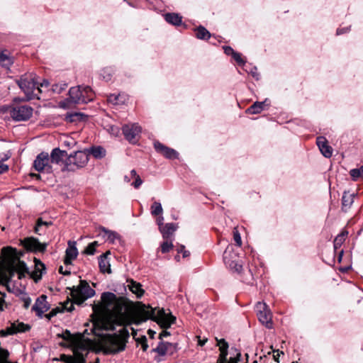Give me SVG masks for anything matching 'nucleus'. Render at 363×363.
<instances>
[{"instance_id": "b1692460", "label": "nucleus", "mask_w": 363, "mask_h": 363, "mask_svg": "<svg viewBox=\"0 0 363 363\" xmlns=\"http://www.w3.org/2000/svg\"><path fill=\"white\" fill-rule=\"evenodd\" d=\"M107 254L108 253L103 254L99 258V269H100V271L103 273H106V272L111 273V265H110L108 260L107 259Z\"/></svg>"}, {"instance_id": "0eeeda50", "label": "nucleus", "mask_w": 363, "mask_h": 363, "mask_svg": "<svg viewBox=\"0 0 363 363\" xmlns=\"http://www.w3.org/2000/svg\"><path fill=\"white\" fill-rule=\"evenodd\" d=\"M216 340L217 341V345L219 347V350L220 352L219 357L217 360V363H240L242 362V356L240 352L234 347L230 349V354L232 356L228 361L227 357L228 354V343L224 339L218 340V338H216Z\"/></svg>"}, {"instance_id": "72a5a7b5", "label": "nucleus", "mask_w": 363, "mask_h": 363, "mask_svg": "<svg viewBox=\"0 0 363 363\" xmlns=\"http://www.w3.org/2000/svg\"><path fill=\"white\" fill-rule=\"evenodd\" d=\"M226 254H227V252H225L224 257H223V259H224V262H225V264H228L230 268H231V269H234L235 272L240 273L242 269V264L237 263L235 261H231L230 262H228V261H227Z\"/></svg>"}, {"instance_id": "a19ab883", "label": "nucleus", "mask_w": 363, "mask_h": 363, "mask_svg": "<svg viewBox=\"0 0 363 363\" xmlns=\"http://www.w3.org/2000/svg\"><path fill=\"white\" fill-rule=\"evenodd\" d=\"M98 245V242L94 241L88 245V246L84 250V253L87 255H94L96 252V247Z\"/></svg>"}, {"instance_id": "5701e85b", "label": "nucleus", "mask_w": 363, "mask_h": 363, "mask_svg": "<svg viewBox=\"0 0 363 363\" xmlns=\"http://www.w3.org/2000/svg\"><path fill=\"white\" fill-rule=\"evenodd\" d=\"M165 21L173 26H180L182 23V17L176 13H167L164 15Z\"/></svg>"}, {"instance_id": "c756f323", "label": "nucleus", "mask_w": 363, "mask_h": 363, "mask_svg": "<svg viewBox=\"0 0 363 363\" xmlns=\"http://www.w3.org/2000/svg\"><path fill=\"white\" fill-rule=\"evenodd\" d=\"M69 247L66 250V255L67 257H69L71 259H74L77 258L78 255V250L77 248L75 246V242H73V244H71V241H69L68 242Z\"/></svg>"}, {"instance_id": "0e129e2a", "label": "nucleus", "mask_w": 363, "mask_h": 363, "mask_svg": "<svg viewBox=\"0 0 363 363\" xmlns=\"http://www.w3.org/2000/svg\"><path fill=\"white\" fill-rule=\"evenodd\" d=\"M348 235V231L347 230H342L340 234H338L337 235L338 236H342V238H345Z\"/></svg>"}, {"instance_id": "58836bf2", "label": "nucleus", "mask_w": 363, "mask_h": 363, "mask_svg": "<svg viewBox=\"0 0 363 363\" xmlns=\"http://www.w3.org/2000/svg\"><path fill=\"white\" fill-rule=\"evenodd\" d=\"M35 267H36V272L38 271L40 272V275L35 279V281H38V280L41 279L42 275L43 273L45 272V265L40 260L35 261Z\"/></svg>"}, {"instance_id": "39448f33", "label": "nucleus", "mask_w": 363, "mask_h": 363, "mask_svg": "<svg viewBox=\"0 0 363 363\" xmlns=\"http://www.w3.org/2000/svg\"><path fill=\"white\" fill-rule=\"evenodd\" d=\"M89 162L88 154L86 151H75L68 155L65 160L62 171L75 172L79 169L84 168Z\"/></svg>"}, {"instance_id": "ddd939ff", "label": "nucleus", "mask_w": 363, "mask_h": 363, "mask_svg": "<svg viewBox=\"0 0 363 363\" xmlns=\"http://www.w3.org/2000/svg\"><path fill=\"white\" fill-rule=\"evenodd\" d=\"M58 337L63 339L65 341L67 342V344L60 343V345L62 347H67L72 348V347L78 345V344H86L82 342L83 335L82 334H78V337L73 335L69 330H66L62 333H59L57 335Z\"/></svg>"}, {"instance_id": "aec40b11", "label": "nucleus", "mask_w": 363, "mask_h": 363, "mask_svg": "<svg viewBox=\"0 0 363 363\" xmlns=\"http://www.w3.org/2000/svg\"><path fill=\"white\" fill-rule=\"evenodd\" d=\"M178 225L176 223H168L164 225V226L162 227L160 230L162 233V238L164 240H169L171 237L174 235V232L177 230Z\"/></svg>"}, {"instance_id": "680f3d73", "label": "nucleus", "mask_w": 363, "mask_h": 363, "mask_svg": "<svg viewBox=\"0 0 363 363\" xmlns=\"http://www.w3.org/2000/svg\"><path fill=\"white\" fill-rule=\"evenodd\" d=\"M197 337L199 338L198 345L200 346H203L208 340L207 338H204L203 340H201L200 336H198Z\"/></svg>"}, {"instance_id": "5fc2aeb1", "label": "nucleus", "mask_w": 363, "mask_h": 363, "mask_svg": "<svg viewBox=\"0 0 363 363\" xmlns=\"http://www.w3.org/2000/svg\"><path fill=\"white\" fill-rule=\"evenodd\" d=\"M108 101L109 103L113 104H117V99L116 97V94H110L108 96Z\"/></svg>"}, {"instance_id": "473e14b6", "label": "nucleus", "mask_w": 363, "mask_h": 363, "mask_svg": "<svg viewBox=\"0 0 363 363\" xmlns=\"http://www.w3.org/2000/svg\"><path fill=\"white\" fill-rule=\"evenodd\" d=\"M12 328H13L12 333L26 332L30 329V325L24 324L23 323H18L16 325L13 323Z\"/></svg>"}, {"instance_id": "49530a36", "label": "nucleus", "mask_w": 363, "mask_h": 363, "mask_svg": "<svg viewBox=\"0 0 363 363\" xmlns=\"http://www.w3.org/2000/svg\"><path fill=\"white\" fill-rule=\"evenodd\" d=\"M101 72H102L101 74L103 77V79L104 80H106V82L111 80V73L110 72V69L106 68V69H104Z\"/></svg>"}, {"instance_id": "2f4dec72", "label": "nucleus", "mask_w": 363, "mask_h": 363, "mask_svg": "<svg viewBox=\"0 0 363 363\" xmlns=\"http://www.w3.org/2000/svg\"><path fill=\"white\" fill-rule=\"evenodd\" d=\"M150 211L152 216H157L163 213L162 204L159 201H154L150 207Z\"/></svg>"}, {"instance_id": "4468645a", "label": "nucleus", "mask_w": 363, "mask_h": 363, "mask_svg": "<svg viewBox=\"0 0 363 363\" xmlns=\"http://www.w3.org/2000/svg\"><path fill=\"white\" fill-rule=\"evenodd\" d=\"M23 247L28 251L34 252H44L46 250L47 244L41 243L39 242L38 239L34 237H29L25 238L22 241Z\"/></svg>"}, {"instance_id": "e433bc0d", "label": "nucleus", "mask_w": 363, "mask_h": 363, "mask_svg": "<svg viewBox=\"0 0 363 363\" xmlns=\"http://www.w3.org/2000/svg\"><path fill=\"white\" fill-rule=\"evenodd\" d=\"M174 245L172 243V239L169 240H165L161 245H160V250L162 253H167L169 252L172 248Z\"/></svg>"}, {"instance_id": "9d476101", "label": "nucleus", "mask_w": 363, "mask_h": 363, "mask_svg": "<svg viewBox=\"0 0 363 363\" xmlns=\"http://www.w3.org/2000/svg\"><path fill=\"white\" fill-rule=\"evenodd\" d=\"M125 138L130 143L135 144L141 133V127L138 123L125 124L122 127Z\"/></svg>"}, {"instance_id": "bf43d9fd", "label": "nucleus", "mask_w": 363, "mask_h": 363, "mask_svg": "<svg viewBox=\"0 0 363 363\" xmlns=\"http://www.w3.org/2000/svg\"><path fill=\"white\" fill-rule=\"evenodd\" d=\"M170 335V333L167 330H163L162 333H160V338L162 339L164 337H167Z\"/></svg>"}, {"instance_id": "f257e3e1", "label": "nucleus", "mask_w": 363, "mask_h": 363, "mask_svg": "<svg viewBox=\"0 0 363 363\" xmlns=\"http://www.w3.org/2000/svg\"><path fill=\"white\" fill-rule=\"evenodd\" d=\"M101 301L109 314L101 315L94 322L92 333L96 336H101L96 330H115L116 326H125L130 324V318L134 311L145 319L157 322L164 328H170L174 323L176 318L171 313H167L164 308H153L142 302H137L135 308L133 303L123 296H117L109 291L101 294Z\"/></svg>"}, {"instance_id": "6e6d98bb", "label": "nucleus", "mask_w": 363, "mask_h": 363, "mask_svg": "<svg viewBox=\"0 0 363 363\" xmlns=\"http://www.w3.org/2000/svg\"><path fill=\"white\" fill-rule=\"evenodd\" d=\"M9 170V166L5 164H0V174L7 172Z\"/></svg>"}, {"instance_id": "423d86ee", "label": "nucleus", "mask_w": 363, "mask_h": 363, "mask_svg": "<svg viewBox=\"0 0 363 363\" xmlns=\"http://www.w3.org/2000/svg\"><path fill=\"white\" fill-rule=\"evenodd\" d=\"M71 350L73 355L62 354L60 360L65 363H86V357L89 352V344H78Z\"/></svg>"}, {"instance_id": "f03ea898", "label": "nucleus", "mask_w": 363, "mask_h": 363, "mask_svg": "<svg viewBox=\"0 0 363 363\" xmlns=\"http://www.w3.org/2000/svg\"><path fill=\"white\" fill-rule=\"evenodd\" d=\"M129 337V331L125 326L119 330V333L104 335L101 341L104 354H115L125 350Z\"/></svg>"}, {"instance_id": "a211bd4d", "label": "nucleus", "mask_w": 363, "mask_h": 363, "mask_svg": "<svg viewBox=\"0 0 363 363\" xmlns=\"http://www.w3.org/2000/svg\"><path fill=\"white\" fill-rule=\"evenodd\" d=\"M68 157V154L65 150H61L60 148H54L50 155V162L57 164L62 162L64 164L65 160Z\"/></svg>"}, {"instance_id": "4d7b16f0", "label": "nucleus", "mask_w": 363, "mask_h": 363, "mask_svg": "<svg viewBox=\"0 0 363 363\" xmlns=\"http://www.w3.org/2000/svg\"><path fill=\"white\" fill-rule=\"evenodd\" d=\"M31 303L30 298L28 297L23 299V306L25 308H28Z\"/></svg>"}, {"instance_id": "1a4fd4ad", "label": "nucleus", "mask_w": 363, "mask_h": 363, "mask_svg": "<svg viewBox=\"0 0 363 363\" xmlns=\"http://www.w3.org/2000/svg\"><path fill=\"white\" fill-rule=\"evenodd\" d=\"M33 111V109L30 106L18 105L12 108L10 115L16 121H26L32 116Z\"/></svg>"}, {"instance_id": "338daca9", "label": "nucleus", "mask_w": 363, "mask_h": 363, "mask_svg": "<svg viewBox=\"0 0 363 363\" xmlns=\"http://www.w3.org/2000/svg\"><path fill=\"white\" fill-rule=\"evenodd\" d=\"M56 315V312H55V311H54V310H52L50 313H48V315H46V317H47L49 320H50V318H51L52 317H53L54 315Z\"/></svg>"}, {"instance_id": "f8f14e48", "label": "nucleus", "mask_w": 363, "mask_h": 363, "mask_svg": "<svg viewBox=\"0 0 363 363\" xmlns=\"http://www.w3.org/2000/svg\"><path fill=\"white\" fill-rule=\"evenodd\" d=\"M68 100L73 104H86L91 101V96H85L82 86H73L69 90Z\"/></svg>"}, {"instance_id": "20e7f679", "label": "nucleus", "mask_w": 363, "mask_h": 363, "mask_svg": "<svg viewBox=\"0 0 363 363\" xmlns=\"http://www.w3.org/2000/svg\"><path fill=\"white\" fill-rule=\"evenodd\" d=\"M19 88L24 92L26 96V100L30 101L34 99H39L38 94L34 91L35 89L38 90V93H41V89L38 85V82L35 78V74H30L29 76L27 74L22 75L21 78L16 81Z\"/></svg>"}, {"instance_id": "09e8293b", "label": "nucleus", "mask_w": 363, "mask_h": 363, "mask_svg": "<svg viewBox=\"0 0 363 363\" xmlns=\"http://www.w3.org/2000/svg\"><path fill=\"white\" fill-rule=\"evenodd\" d=\"M225 54L227 55H233L235 51L230 46H223V47Z\"/></svg>"}, {"instance_id": "f3484780", "label": "nucleus", "mask_w": 363, "mask_h": 363, "mask_svg": "<svg viewBox=\"0 0 363 363\" xmlns=\"http://www.w3.org/2000/svg\"><path fill=\"white\" fill-rule=\"evenodd\" d=\"M316 143L320 151L325 157L330 158L332 156L333 149L328 145V141L325 137H318L316 139Z\"/></svg>"}, {"instance_id": "7ed1b4c3", "label": "nucleus", "mask_w": 363, "mask_h": 363, "mask_svg": "<svg viewBox=\"0 0 363 363\" xmlns=\"http://www.w3.org/2000/svg\"><path fill=\"white\" fill-rule=\"evenodd\" d=\"M95 294V291L85 280H80L79 286L71 289L73 301L67 300L64 303L63 308L65 311L72 312L74 309V303L82 306L86 299L93 297Z\"/></svg>"}, {"instance_id": "052dcab7", "label": "nucleus", "mask_w": 363, "mask_h": 363, "mask_svg": "<svg viewBox=\"0 0 363 363\" xmlns=\"http://www.w3.org/2000/svg\"><path fill=\"white\" fill-rule=\"evenodd\" d=\"M279 355H280V353H279V350H277V351H274V354H273V359L279 362Z\"/></svg>"}, {"instance_id": "37998d69", "label": "nucleus", "mask_w": 363, "mask_h": 363, "mask_svg": "<svg viewBox=\"0 0 363 363\" xmlns=\"http://www.w3.org/2000/svg\"><path fill=\"white\" fill-rule=\"evenodd\" d=\"M345 238H342V236L337 235L333 242L335 250L340 248L342 246V245L343 244V242H345Z\"/></svg>"}, {"instance_id": "6ab92c4d", "label": "nucleus", "mask_w": 363, "mask_h": 363, "mask_svg": "<svg viewBox=\"0 0 363 363\" xmlns=\"http://www.w3.org/2000/svg\"><path fill=\"white\" fill-rule=\"evenodd\" d=\"M356 196L354 193H350L345 191L342 197V211L347 212L354 203V199Z\"/></svg>"}, {"instance_id": "bb28decb", "label": "nucleus", "mask_w": 363, "mask_h": 363, "mask_svg": "<svg viewBox=\"0 0 363 363\" xmlns=\"http://www.w3.org/2000/svg\"><path fill=\"white\" fill-rule=\"evenodd\" d=\"M196 37L200 40H208L211 38V34L210 32L203 26H199L195 28Z\"/></svg>"}, {"instance_id": "13d9d810", "label": "nucleus", "mask_w": 363, "mask_h": 363, "mask_svg": "<svg viewBox=\"0 0 363 363\" xmlns=\"http://www.w3.org/2000/svg\"><path fill=\"white\" fill-rule=\"evenodd\" d=\"M50 83L48 82V80L47 79H43V81L41 82V83H38V86H40V87H48L49 86Z\"/></svg>"}, {"instance_id": "3c124183", "label": "nucleus", "mask_w": 363, "mask_h": 363, "mask_svg": "<svg viewBox=\"0 0 363 363\" xmlns=\"http://www.w3.org/2000/svg\"><path fill=\"white\" fill-rule=\"evenodd\" d=\"M157 224L159 226V230L162 228V227L164 226V217L162 214L158 215L156 219Z\"/></svg>"}, {"instance_id": "4c0bfd02", "label": "nucleus", "mask_w": 363, "mask_h": 363, "mask_svg": "<svg viewBox=\"0 0 363 363\" xmlns=\"http://www.w3.org/2000/svg\"><path fill=\"white\" fill-rule=\"evenodd\" d=\"M245 71L250 74L255 79H259V73L257 72V68L255 66L246 65L243 67Z\"/></svg>"}, {"instance_id": "412c9836", "label": "nucleus", "mask_w": 363, "mask_h": 363, "mask_svg": "<svg viewBox=\"0 0 363 363\" xmlns=\"http://www.w3.org/2000/svg\"><path fill=\"white\" fill-rule=\"evenodd\" d=\"M127 282H128L127 286L128 287L129 290L133 294H135L137 298H141L145 293L144 289H143V288H142L141 284H140L133 279L128 280Z\"/></svg>"}, {"instance_id": "8fccbe9b", "label": "nucleus", "mask_w": 363, "mask_h": 363, "mask_svg": "<svg viewBox=\"0 0 363 363\" xmlns=\"http://www.w3.org/2000/svg\"><path fill=\"white\" fill-rule=\"evenodd\" d=\"M116 97L117 99V104L116 105L123 104V103H125V101L126 100V96H125L123 94H116Z\"/></svg>"}, {"instance_id": "dca6fc26", "label": "nucleus", "mask_w": 363, "mask_h": 363, "mask_svg": "<svg viewBox=\"0 0 363 363\" xmlns=\"http://www.w3.org/2000/svg\"><path fill=\"white\" fill-rule=\"evenodd\" d=\"M154 147L157 152L162 154L167 159L173 160L178 158L179 153L175 150L164 145L159 141L154 143Z\"/></svg>"}, {"instance_id": "69168bd1", "label": "nucleus", "mask_w": 363, "mask_h": 363, "mask_svg": "<svg viewBox=\"0 0 363 363\" xmlns=\"http://www.w3.org/2000/svg\"><path fill=\"white\" fill-rule=\"evenodd\" d=\"M72 260L73 259H71L69 257H67V256H65V260H64V263H65V264L68 265V264H70L72 263Z\"/></svg>"}, {"instance_id": "4be33fe9", "label": "nucleus", "mask_w": 363, "mask_h": 363, "mask_svg": "<svg viewBox=\"0 0 363 363\" xmlns=\"http://www.w3.org/2000/svg\"><path fill=\"white\" fill-rule=\"evenodd\" d=\"M84 151L89 155H91L95 159H101L106 156V150L101 146H92L90 148L85 149Z\"/></svg>"}, {"instance_id": "7c9ffc66", "label": "nucleus", "mask_w": 363, "mask_h": 363, "mask_svg": "<svg viewBox=\"0 0 363 363\" xmlns=\"http://www.w3.org/2000/svg\"><path fill=\"white\" fill-rule=\"evenodd\" d=\"M13 63V58L5 54L4 52H0V65L4 67H9Z\"/></svg>"}, {"instance_id": "864d4df0", "label": "nucleus", "mask_w": 363, "mask_h": 363, "mask_svg": "<svg viewBox=\"0 0 363 363\" xmlns=\"http://www.w3.org/2000/svg\"><path fill=\"white\" fill-rule=\"evenodd\" d=\"M350 30V26L345 27V28H339L337 29L336 34L337 35H342V34L349 32Z\"/></svg>"}, {"instance_id": "2eb2a0df", "label": "nucleus", "mask_w": 363, "mask_h": 363, "mask_svg": "<svg viewBox=\"0 0 363 363\" xmlns=\"http://www.w3.org/2000/svg\"><path fill=\"white\" fill-rule=\"evenodd\" d=\"M50 308V306L47 301V296L43 294L37 298L35 304L32 306V311L35 312L37 316L42 318L43 313Z\"/></svg>"}, {"instance_id": "a18cd8bd", "label": "nucleus", "mask_w": 363, "mask_h": 363, "mask_svg": "<svg viewBox=\"0 0 363 363\" xmlns=\"http://www.w3.org/2000/svg\"><path fill=\"white\" fill-rule=\"evenodd\" d=\"M233 239L238 246H239V247L241 246V245H242L241 237H240L239 232L236 229H235L233 230Z\"/></svg>"}, {"instance_id": "e2e57ef3", "label": "nucleus", "mask_w": 363, "mask_h": 363, "mask_svg": "<svg viewBox=\"0 0 363 363\" xmlns=\"http://www.w3.org/2000/svg\"><path fill=\"white\" fill-rule=\"evenodd\" d=\"M59 272L64 275H69L70 272L67 270H63V267L61 266L59 269Z\"/></svg>"}, {"instance_id": "a878e982", "label": "nucleus", "mask_w": 363, "mask_h": 363, "mask_svg": "<svg viewBox=\"0 0 363 363\" xmlns=\"http://www.w3.org/2000/svg\"><path fill=\"white\" fill-rule=\"evenodd\" d=\"M86 116L82 113L74 112L67 113L65 117V121L69 123H74L84 121Z\"/></svg>"}, {"instance_id": "774afa93", "label": "nucleus", "mask_w": 363, "mask_h": 363, "mask_svg": "<svg viewBox=\"0 0 363 363\" xmlns=\"http://www.w3.org/2000/svg\"><path fill=\"white\" fill-rule=\"evenodd\" d=\"M182 255H183V257H184V258H185V257H189V256L190 255V252H189L188 250H184L182 252Z\"/></svg>"}, {"instance_id": "c85d7f7f", "label": "nucleus", "mask_w": 363, "mask_h": 363, "mask_svg": "<svg viewBox=\"0 0 363 363\" xmlns=\"http://www.w3.org/2000/svg\"><path fill=\"white\" fill-rule=\"evenodd\" d=\"M172 345L169 342H160L157 347L152 349V352H157L161 356L167 354L168 347Z\"/></svg>"}, {"instance_id": "c9c22d12", "label": "nucleus", "mask_w": 363, "mask_h": 363, "mask_svg": "<svg viewBox=\"0 0 363 363\" xmlns=\"http://www.w3.org/2000/svg\"><path fill=\"white\" fill-rule=\"evenodd\" d=\"M350 174L354 181L363 177V165L359 168L352 169L350 171Z\"/></svg>"}, {"instance_id": "6e6552de", "label": "nucleus", "mask_w": 363, "mask_h": 363, "mask_svg": "<svg viewBox=\"0 0 363 363\" xmlns=\"http://www.w3.org/2000/svg\"><path fill=\"white\" fill-rule=\"evenodd\" d=\"M256 311L259 322L267 328H272V315L268 309L267 304L265 303L258 302L256 304Z\"/></svg>"}, {"instance_id": "393cba45", "label": "nucleus", "mask_w": 363, "mask_h": 363, "mask_svg": "<svg viewBox=\"0 0 363 363\" xmlns=\"http://www.w3.org/2000/svg\"><path fill=\"white\" fill-rule=\"evenodd\" d=\"M266 102L267 99L262 102L256 101L247 109L246 112L250 114L259 113L264 109Z\"/></svg>"}, {"instance_id": "603ef678", "label": "nucleus", "mask_w": 363, "mask_h": 363, "mask_svg": "<svg viewBox=\"0 0 363 363\" xmlns=\"http://www.w3.org/2000/svg\"><path fill=\"white\" fill-rule=\"evenodd\" d=\"M142 184H143V180L141 179L140 176H137L135 177V182L132 184V185L134 186V188L138 189L141 186Z\"/></svg>"}, {"instance_id": "9b49d317", "label": "nucleus", "mask_w": 363, "mask_h": 363, "mask_svg": "<svg viewBox=\"0 0 363 363\" xmlns=\"http://www.w3.org/2000/svg\"><path fill=\"white\" fill-rule=\"evenodd\" d=\"M50 163V156L48 153L42 152L36 157L33 162V167L38 172H45L51 173L52 172V166Z\"/></svg>"}, {"instance_id": "f704fd0d", "label": "nucleus", "mask_w": 363, "mask_h": 363, "mask_svg": "<svg viewBox=\"0 0 363 363\" xmlns=\"http://www.w3.org/2000/svg\"><path fill=\"white\" fill-rule=\"evenodd\" d=\"M52 224V222L43 221L41 218H39L37 220L34 231L36 234L41 235L42 234V232H40L41 226L45 225V226L48 227V226L51 225Z\"/></svg>"}, {"instance_id": "de8ad7c7", "label": "nucleus", "mask_w": 363, "mask_h": 363, "mask_svg": "<svg viewBox=\"0 0 363 363\" xmlns=\"http://www.w3.org/2000/svg\"><path fill=\"white\" fill-rule=\"evenodd\" d=\"M138 342L141 344L143 350L145 352L148 348L147 337L145 336H142V337L139 339Z\"/></svg>"}, {"instance_id": "ea45409f", "label": "nucleus", "mask_w": 363, "mask_h": 363, "mask_svg": "<svg viewBox=\"0 0 363 363\" xmlns=\"http://www.w3.org/2000/svg\"><path fill=\"white\" fill-rule=\"evenodd\" d=\"M67 84L64 82L55 84L52 86V90L55 93L60 94L67 88Z\"/></svg>"}, {"instance_id": "c03bdc74", "label": "nucleus", "mask_w": 363, "mask_h": 363, "mask_svg": "<svg viewBox=\"0 0 363 363\" xmlns=\"http://www.w3.org/2000/svg\"><path fill=\"white\" fill-rule=\"evenodd\" d=\"M82 91L85 96H91V101L94 99V93L91 88L89 86H82Z\"/></svg>"}, {"instance_id": "cd10ccee", "label": "nucleus", "mask_w": 363, "mask_h": 363, "mask_svg": "<svg viewBox=\"0 0 363 363\" xmlns=\"http://www.w3.org/2000/svg\"><path fill=\"white\" fill-rule=\"evenodd\" d=\"M100 230L105 233L104 236L106 237V240L111 243H113L119 238L118 234L115 231L109 230L104 227H100Z\"/></svg>"}, {"instance_id": "79ce46f5", "label": "nucleus", "mask_w": 363, "mask_h": 363, "mask_svg": "<svg viewBox=\"0 0 363 363\" xmlns=\"http://www.w3.org/2000/svg\"><path fill=\"white\" fill-rule=\"evenodd\" d=\"M232 57L238 65L242 66L243 67L245 66L246 62L242 58L240 53L235 52Z\"/></svg>"}]
</instances>
